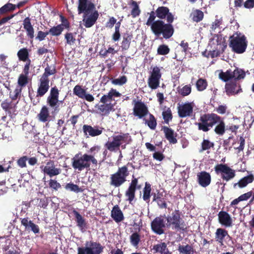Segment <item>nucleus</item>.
Masks as SVG:
<instances>
[{
	"instance_id": "nucleus-18",
	"label": "nucleus",
	"mask_w": 254,
	"mask_h": 254,
	"mask_svg": "<svg viewBox=\"0 0 254 254\" xmlns=\"http://www.w3.org/2000/svg\"><path fill=\"white\" fill-rule=\"evenodd\" d=\"M95 9V4L88 0H78V14L83 13L85 15Z\"/></svg>"
},
{
	"instance_id": "nucleus-22",
	"label": "nucleus",
	"mask_w": 254,
	"mask_h": 254,
	"mask_svg": "<svg viewBox=\"0 0 254 254\" xmlns=\"http://www.w3.org/2000/svg\"><path fill=\"white\" fill-rule=\"evenodd\" d=\"M93 11L90 15H85V14L83 15V21L86 28H90L93 26L98 18L99 13L98 11L95 9Z\"/></svg>"
},
{
	"instance_id": "nucleus-33",
	"label": "nucleus",
	"mask_w": 254,
	"mask_h": 254,
	"mask_svg": "<svg viewBox=\"0 0 254 254\" xmlns=\"http://www.w3.org/2000/svg\"><path fill=\"white\" fill-rule=\"evenodd\" d=\"M254 181V176L252 174L242 178L238 183L233 185L234 189L243 188L246 187L249 184L252 183Z\"/></svg>"
},
{
	"instance_id": "nucleus-19",
	"label": "nucleus",
	"mask_w": 254,
	"mask_h": 254,
	"mask_svg": "<svg viewBox=\"0 0 254 254\" xmlns=\"http://www.w3.org/2000/svg\"><path fill=\"white\" fill-rule=\"evenodd\" d=\"M226 94L228 96H232L238 94L243 92L241 85L236 81H230L226 83L225 85Z\"/></svg>"
},
{
	"instance_id": "nucleus-7",
	"label": "nucleus",
	"mask_w": 254,
	"mask_h": 254,
	"mask_svg": "<svg viewBox=\"0 0 254 254\" xmlns=\"http://www.w3.org/2000/svg\"><path fill=\"white\" fill-rule=\"evenodd\" d=\"M248 42L246 37L243 35L239 36H231L229 38V47L237 54L244 53L247 49Z\"/></svg>"
},
{
	"instance_id": "nucleus-9",
	"label": "nucleus",
	"mask_w": 254,
	"mask_h": 254,
	"mask_svg": "<svg viewBox=\"0 0 254 254\" xmlns=\"http://www.w3.org/2000/svg\"><path fill=\"white\" fill-rule=\"evenodd\" d=\"M49 83V79H46L41 76L36 97H34L30 93H29V96L33 105H36L39 103L40 100L38 97H43L48 92L50 88Z\"/></svg>"
},
{
	"instance_id": "nucleus-32",
	"label": "nucleus",
	"mask_w": 254,
	"mask_h": 254,
	"mask_svg": "<svg viewBox=\"0 0 254 254\" xmlns=\"http://www.w3.org/2000/svg\"><path fill=\"white\" fill-rule=\"evenodd\" d=\"M111 216L116 223L121 222L124 219L123 213L118 205H116L113 207Z\"/></svg>"
},
{
	"instance_id": "nucleus-14",
	"label": "nucleus",
	"mask_w": 254,
	"mask_h": 254,
	"mask_svg": "<svg viewBox=\"0 0 254 254\" xmlns=\"http://www.w3.org/2000/svg\"><path fill=\"white\" fill-rule=\"evenodd\" d=\"M165 214L156 217L151 223L152 230L156 234L162 235L165 233L164 228L166 227Z\"/></svg>"
},
{
	"instance_id": "nucleus-20",
	"label": "nucleus",
	"mask_w": 254,
	"mask_h": 254,
	"mask_svg": "<svg viewBox=\"0 0 254 254\" xmlns=\"http://www.w3.org/2000/svg\"><path fill=\"white\" fill-rule=\"evenodd\" d=\"M20 220L21 225L24 227L25 231H31L34 234H38L40 233V228L39 226L34 223L28 217L23 218H20Z\"/></svg>"
},
{
	"instance_id": "nucleus-8",
	"label": "nucleus",
	"mask_w": 254,
	"mask_h": 254,
	"mask_svg": "<svg viewBox=\"0 0 254 254\" xmlns=\"http://www.w3.org/2000/svg\"><path fill=\"white\" fill-rule=\"evenodd\" d=\"M59 95L60 91L57 86H55L51 88L50 94L47 97L46 102L47 105L53 109L52 115H56L59 112L60 110L59 104L63 103L64 100H59Z\"/></svg>"
},
{
	"instance_id": "nucleus-39",
	"label": "nucleus",
	"mask_w": 254,
	"mask_h": 254,
	"mask_svg": "<svg viewBox=\"0 0 254 254\" xmlns=\"http://www.w3.org/2000/svg\"><path fill=\"white\" fill-rule=\"evenodd\" d=\"M178 250L181 254H194L195 252L192 246L189 244L186 245H179Z\"/></svg>"
},
{
	"instance_id": "nucleus-11",
	"label": "nucleus",
	"mask_w": 254,
	"mask_h": 254,
	"mask_svg": "<svg viewBox=\"0 0 254 254\" xmlns=\"http://www.w3.org/2000/svg\"><path fill=\"white\" fill-rule=\"evenodd\" d=\"M138 178H135L133 175L131 183L129 184L128 189L125 192V195L127 198V200L130 204H131L135 197V191L137 190H140L142 185L138 184Z\"/></svg>"
},
{
	"instance_id": "nucleus-13",
	"label": "nucleus",
	"mask_w": 254,
	"mask_h": 254,
	"mask_svg": "<svg viewBox=\"0 0 254 254\" xmlns=\"http://www.w3.org/2000/svg\"><path fill=\"white\" fill-rule=\"evenodd\" d=\"M133 114L138 119H144L149 113L147 106L141 101L133 100Z\"/></svg>"
},
{
	"instance_id": "nucleus-59",
	"label": "nucleus",
	"mask_w": 254,
	"mask_h": 254,
	"mask_svg": "<svg viewBox=\"0 0 254 254\" xmlns=\"http://www.w3.org/2000/svg\"><path fill=\"white\" fill-rule=\"evenodd\" d=\"M49 187L53 190L57 191L61 188V185L57 180L50 179L49 181Z\"/></svg>"
},
{
	"instance_id": "nucleus-37",
	"label": "nucleus",
	"mask_w": 254,
	"mask_h": 254,
	"mask_svg": "<svg viewBox=\"0 0 254 254\" xmlns=\"http://www.w3.org/2000/svg\"><path fill=\"white\" fill-rule=\"evenodd\" d=\"M151 185L147 182L145 183V186L143 189V195L142 199L147 203L149 204L151 196L152 195L151 193Z\"/></svg>"
},
{
	"instance_id": "nucleus-16",
	"label": "nucleus",
	"mask_w": 254,
	"mask_h": 254,
	"mask_svg": "<svg viewBox=\"0 0 254 254\" xmlns=\"http://www.w3.org/2000/svg\"><path fill=\"white\" fill-rule=\"evenodd\" d=\"M156 14L159 20H162L166 18L167 22H173L174 15L170 12V9L166 6H159L156 10Z\"/></svg>"
},
{
	"instance_id": "nucleus-35",
	"label": "nucleus",
	"mask_w": 254,
	"mask_h": 254,
	"mask_svg": "<svg viewBox=\"0 0 254 254\" xmlns=\"http://www.w3.org/2000/svg\"><path fill=\"white\" fill-rule=\"evenodd\" d=\"M23 28L26 30L27 37L31 40H33L34 37V30L31 24L30 18L26 17L23 20Z\"/></svg>"
},
{
	"instance_id": "nucleus-26",
	"label": "nucleus",
	"mask_w": 254,
	"mask_h": 254,
	"mask_svg": "<svg viewBox=\"0 0 254 254\" xmlns=\"http://www.w3.org/2000/svg\"><path fill=\"white\" fill-rule=\"evenodd\" d=\"M219 222L222 225L226 227H231L232 226V219L230 215L224 211H220L218 214Z\"/></svg>"
},
{
	"instance_id": "nucleus-3",
	"label": "nucleus",
	"mask_w": 254,
	"mask_h": 254,
	"mask_svg": "<svg viewBox=\"0 0 254 254\" xmlns=\"http://www.w3.org/2000/svg\"><path fill=\"white\" fill-rule=\"evenodd\" d=\"M165 219L167 221V227L171 228L173 230L182 232L187 231V224L181 217V212L179 210H175L167 216L165 214Z\"/></svg>"
},
{
	"instance_id": "nucleus-61",
	"label": "nucleus",
	"mask_w": 254,
	"mask_h": 254,
	"mask_svg": "<svg viewBox=\"0 0 254 254\" xmlns=\"http://www.w3.org/2000/svg\"><path fill=\"white\" fill-rule=\"evenodd\" d=\"M117 51H116L114 48L112 47H109L107 50H106L105 51L101 50L99 52L100 55L103 57V58H106L108 54H111L112 55L114 56L116 53H117Z\"/></svg>"
},
{
	"instance_id": "nucleus-27",
	"label": "nucleus",
	"mask_w": 254,
	"mask_h": 254,
	"mask_svg": "<svg viewBox=\"0 0 254 254\" xmlns=\"http://www.w3.org/2000/svg\"><path fill=\"white\" fill-rule=\"evenodd\" d=\"M37 118L41 122H49L51 120L52 116L50 115L49 107L46 105L42 106Z\"/></svg>"
},
{
	"instance_id": "nucleus-63",
	"label": "nucleus",
	"mask_w": 254,
	"mask_h": 254,
	"mask_svg": "<svg viewBox=\"0 0 254 254\" xmlns=\"http://www.w3.org/2000/svg\"><path fill=\"white\" fill-rule=\"evenodd\" d=\"M162 76V74L160 71V69L158 66H155L153 67L151 74L150 77L156 78L160 79Z\"/></svg>"
},
{
	"instance_id": "nucleus-52",
	"label": "nucleus",
	"mask_w": 254,
	"mask_h": 254,
	"mask_svg": "<svg viewBox=\"0 0 254 254\" xmlns=\"http://www.w3.org/2000/svg\"><path fill=\"white\" fill-rule=\"evenodd\" d=\"M129 240L131 245L136 247L140 241V235L137 232H134L130 236Z\"/></svg>"
},
{
	"instance_id": "nucleus-28",
	"label": "nucleus",
	"mask_w": 254,
	"mask_h": 254,
	"mask_svg": "<svg viewBox=\"0 0 254 254\" xmlns=\"http://www.w3.org/2000/svg\"><path fill=\"white\" fill-rule=\"evenodd\" d=\"M162 130L163 131L166 138L170 143L176 144L177 143L176 137L177 134L171 128L166 126L162 127Z\"/></svg>"
},
{
	"instance_id": "nucleus-24",
	"label": "nucleus",
	"mask_w": 254,
	"mask_h": 254,
	"mask_svg": "<svg viewBox=\"0 0 254 254\" xmlns=\"http://www.w3.org/2000/svg\"><path fill=\"white\" fill-rule=\"evenodd\" d=\"M193 113V106L190 103H186L178 107V115L183 118L190 116Z\"/></svg>"
},
{
	"instance_id": "nucleus-34",
	"label": "nucleus",
	"mask_w": 254,
	"mask_h": 254,
	"mask_svg": "<svg viewBox=\"0 0 254 254\" xmlns=\"http://www.w3.org/2000/svg\"><path fill=\"white\" fill-rule=\"evenodd\" d=\"M73 213L75 218L77 226L81 231L84 232L87 228L85 219L75 210H73Z\"/></svg>"
},
{
	"instance_id": "nucleus-64",
	"label": "nucleus",
	"mask_w": 254,
	"mask_h": 254,
	"mask_svg": "<svg viewBox=\"0 0 254 254\" xmlns=\"http://www.w3.org/2000/svg\"><path fill=\"white\" fill-rule=\"evenodd\" d=\"M65 39H66V43L69 45H73L76 41L72 33H66L65 34Z\"/></svg>"
},
{
	"instance_id": "nucleus-4",
	"label": "nucleus",
	"mask_w": 254,
	"mask_h": 254,
	"mask_svg": "<svg viewBox=\"0 0 254 254\" xmlns=\"http://www.w3.org/2000/svg\"><path fill=\"white\" fill-rule=\"evenodd\" d=\"M172 23H165L163 20H160L151 30L155 36L158 37L162 36V38L169 39L173 35L175 31Z\"/></svg>"
},
{
	"instance_id": "nucleus-31",
	"label": "nucleus",
	"mask_w": 254,
	"mask_h": 254,
	"mask_svg": "<svg viewBox=\"0 0 254 254\" xmlns=\"http://www.w3.org/2000/svg\"><path fill=\"white\" fill-rule=\"evenodd\" d=\"M121 94L116 90V89L111 88L107 94H105L102 96L100 102L102 103H110L113 100V97H120Z\"/></svg>"
},
{
	"instance_id": "nucleus-60",
	"label": "nucleus",
	"mask_w": 254,
	"mask_h": 254,
	"mask_svg": "<svg viewBox=\"0 0 254 254\" xmlns=\"http://www.w3.org/2000/svg\"><path fill=\"white\" fill-rule=\"evenodd\" d=\"M111 82L114 85H123L127 82V77L123 75L118 78L113 79Z\"/></svg>"
},
{
	"instance_id": "nucleus-21",
	"label": "nucleus",
	"mask_w": 254,
	"mask_h": 254,
	"mask_svg": "<svg viewBox=\"0 0 254 254\" xmlns=\"http://www.w3.org/2000/svg\"><path fill=\"white\" fill-rule=\"evenodd\" d=\"M229 239L231 240L232 238L228 234V232L223 228L217 229L215 233V239L216 242L220 244L221 246L224 245V241L225 240Z\"/></svg>"
},
{
	"instance_id": "nucleus-48",
	"label": "nucleus",
	"mask_w": 254,
	"mask_h": 254,
	"mask_svg": "<svg viewBox=\"0 0 254 254\" xmlns=\"http://www.w3.org/2000/svg\"><path fill=\"white\" fill-rule=\"evenodd\" d=\"M219 78L224 82H228L233 79L232 71L231 69H228L226 72L221 71L219 74Z\"/></svg>"
},
{
	"instance_id": "nucleus-30",
	"label": "nucleus",
	"mask_w": 254,
	"mask_h": 254,
	"mask_svg": "<svg viewBox=\"0 0 254 254\" xmlns=\"http://www.w3.org/2000/svg\"><path fill=\"white\" fill-rule=\"evenodd\" d=\"M114 104L111 103H103L101 105H96L95 108L97 109L99 113L103 116H108L112 111H114Z\"/></svg>"
},
{
	"instance_id": "nucleus-50",
	"label": "nucleus",
	"mask_w": 254,
	"mask_h": 254,
	"mask_svg": "<svg viewBox=\"0 0 254 254\" xmlns=\"http://www.w3.org/2000/svg\"><path fill=\"white\" fill-rule=\"evenodd\" d=\"M28 75L20 74L18 77L17 80V83L18 85V87L21 88V89H22V88L25 87L26 85L28 84Z\"/></svg>"
},
{
	"instance_id": "nucleus-41",
	"label": "nucleus",
	"mask_w": 254,
	"mask_h": 254,
	"mask_svg": "<svg viewBox=\"0 0 254 254\" xmlns=\"http://www.w3.org/2000/svg\"><path fill=\"white\" fill-rule=\"evenodd\" d=\"M57 73V70L56 68L55 64L52 65H49L48 64L45 67L44 72L41 75V77H44L46 79H49V76L50 75H54Z\"/></svg>"
},
{
	"instance_id": "nucleus-2",
	"label": "nucleus",
	"mask_w": 254,
	"mask_h": 254,
	"mask_svg": "<svg viewBox=\"0 0 254 254\" xmlns=\"http://www.w3.org/2000/svg\"><path fill=\"white\" fill-rule=\"evenodd\" d=\"M100 149L101 147L100 146L94 145L91 147L89 150V152L91 154H82L81 152H79L71 159L72 168L75 170L80 172L85 169L89 170L91 164L92 166L96 167L98 163L94 155Z\"/></svg>"
},
{
	"instance_id": "nucleus-51",
	"label": "nucleus",
	"mask_w": 254,
	"mask_h": 254,
	"mask_svg": "<svg viewBox=\"0 0 254 254\" xmlns=\"http://www.w3.org/2000/svg\"><path fill=\"white\" fill-rule=\"evenodd\" d=\"M73 94L78 97L79 98L83 99V97L86 93V90L82 88L81 85H76L73 89Z\"/></svg>"
},
{
	"instance_id": "nucleus-12",
	"label": "nucleus",
	"mask_w": 254,
	"mask_h": 254,
	"mask_svg": "<svg viewBox=\"0 0 254 254\" xmlns=\"http://www.w3.org/2000/svg\"><path fill=\"white\" fill-rule=\"evenodd\" d=\"M214 169L217 174L221 173V178L226 181H229L235 176V171L226 164H218L215 166Z\"/></svg>"
},
{
	"instance_id": "nucleus-53",
	"label": "nucleus",
	"mask_w": 254,
	"mask_h": 254,
	"mask_svg": "<svg viewBox=\"0 0 254 254\" xmlns=\"http://www.w3.org/2000/svg\"><path fill=\"white\" fill-rule=\"evenodd\" d=\"M130 4L133 6L131 11L132 17L133 18H135L139 15L140 13V10L137 3L134 0H131Z\"/></svg>"
},
{
	"instance_id": "nucleus-43",
	"label": "nucleus",
	"mask_w": 254,
	"mask_h": 254,
	"mask_svg": "<svg viewBox=\"0 0 254 254\" xmlns=\"http://www.w3.org/2000/svg\"><path fill=\"white\" fill-rule=\"evenodd\" d=\"M190 16L194 22L198 23L203 19L204 13L199 9H195L192 11Z\"/></svg>"
},
{
	"instance_id": "nucleus-17",
	"label": "nucleus",
	"mask_w": 254,
	"mask_h": 254,
	"mask_svg": "<svg viewBox=\"0 0 254 254\" xmlns=\"http://www.w3.org/2000/svg\"><path fill=\"white\" fill-rule=\"evenodd\" d=\"M82 129L84 135L86 137H95L101 135L103 133L104 128L98 126L92 127L90 125H84Z\"/></svg>"
},
{
	"instance_id": "nucleus-46",
	"label": "nucleus",
	"mask_w": 254,
	"mask_h": 254,
	"mask_svg": "<svg viewBox=\"0 0 254 254\" xmlns=\"http://www.w3.org/2000/svg\"><path fill=\"white\" fill-rule=\"evenodd\" d=\"M16 8L15 4L11 3H7L0 8V17L8 12L14 10Z\"/></svg>"
},
{
	"instance_id": "nucleus-10",
	"label": "nucleus",
	"mask_w": 254,
	"mask_h": 254,
	"mask_svg": "<svg viewBox=\"0 0 254 254\" xmlns=\"http://www.w3.org/2000/svg\"><path fill=\"white\" fill-rule=\"evenodd\" d=\"M103 250L100 243L91 241L86 243V247L78 248L77 254H100Z\"/></svg>"
},
{
	"instance_id": "nucleus-38",
	"label": "nucleus",
	"mask_w": 254,
	"mask_h": 254,
	"mask_svg": "<svg viewBox=\"0 0 254 254\" xmlns=\"http://www.w3.org/2000/svg\"><path fill=\"white\" fill-rule=\"evenodd\" d=\"M148 115V119H146L145 118L143 119L144 123L145 125H147L151 129L154 130L157 125V120L154 116L152 114L149 113Z\"/></svg>"
},
{
	"instance_id": "nucleus-15",
	"label": "nucleus",
	"mask_w": 254,
	"mask_h": 254,
	"mask_svg": "<svg viewBox=\"0 0 254 254\" xmlns=\"http://www.w3.org/2000/svg\"><path fill=\"white\" fill-rule=\"evenodd\" d=\"M40 168L44 174L51 178L59 175L62 172L60 168L56 167L55 162L52 160H49L46 165H41Z\"/></svg>"
},
{
	"instance_id": "nucleus-45",
	"label": "nucleus",
	"mask_w": 254,
	"mask_h": 254,
	"mask_svg": "<svg viewBox=\"0 0 254 254\" xmlns=\"http://www.w3.org/2000/svg\"><path fill=\"white\" fill-rule=\"evenodd\" d=\"M233 79L235 80H239L244 79L246 76L245 71L241 68H236L235 70L232 71Z\"/></svg>"
},
{
	"instance_id": "nucleus-62",
	"label": "nucleus",
	"mask_w": 254,
	"mask_h": 254,
	"mask_svg": "<svg viewBox=\"0 0 254 254\" xmlns=\"http://www.w3.org/2000/svg\"><path fill=\"white\" fill-rule=\"evenodd\" d=\"M156 16H149L146 22V25L150 26V29L153 28L156 24L160 20H155Z\"/></svg>"
},
{
	"instance_id": "nucleus-23",
	"label": "nucleus",
	"mask_w": 254,
	"mask_h": 254,
	"mask_svg": "<svg viewBox=\"0 0 254 254\" xmlns=\"http://www.w3.org/2000/svg\"><path fill=\"white\" fill-rule=\"evenodd\" d=\"M156 192L152 193L153 196L152 201L156 202L158 207L160 209H166L167 207V203L166 199L164 197L163 193L159 190Z\"/></svg>"
},
{
	"instance_id": "nucleus-57",
	"label": "nucleus",
	"mask_w": 254,
	"mask_h": 254,
	"mask_svg": "<svg viewBox=\"0 0 254 254\" xmlns=\"http://www.w3.org/2000/svg\"><path fill=\"white\" fill-rule=\"evenodd\" d=\"M64 188L67 190H70L75 192H78L82 191L81 189L77 185L70 182L66 184Z\"/></svg>"
},
{
	"instance_id": "nucleus-54",
	"label": "nucleus",
	"mask_w": 254,
	"mask_h": 254,
	"mask_svg": "<svg viewBox=\"0 0 254 254\" xmlns=\"http://www.w3.org/2000/svg\"><path fill=\"white\" fill-rule=\"evenodd\" d=\"M207 86V81L205 79L199 78L196 82L197 90L199 91L204 90Z\"/></svg>"
},
{
	"instance_id": "nucleus-58",
	"label": "nucleus",
	"mask_w": 254,
	"mask_h": 254,
	"mask_svg": "<svg viewBox=\"0 0 254 254\" xmlns=\"http://www.w3.org/2000/svg\"><path fill=\"white\" fill-rule=\"evenodd\" d=\"M170 48L165 44L159 45L157 48V54L159 55H166L169 53Z\"/></svg>"
},
{
	"instance_id": "nucleus-6",
	"label": "nucleus",
	"mask_w": 254,
	"mask_h": 254,
	"mask_svg": "<svg viewBox=\"0 0 254 254\" xmlns=\"http://www.w3.org/2000/svg\"><path fill=\"white\" fill-rule=\"evenodd\" d=\"M130 138V136L128 133L120 132L118 135L112 136V141H107L105 146L107 150L110 152H115L120 149V147L123 143H127L128 139Z\"/></svg>"
},
{
	"instance_id": "nucleus-56",
	"label": "nucleus",
	"mask_w": 254,
	"mask_h": 254,
	"mask_svg": "<svg viewBox=\"0 0 254 254\" xmlns=\"http://www.w3.org/2000/svg\"><path fill=\"white\" fill-rule=\"evenodd\" d=\"M160 79L149 76L148 81V86L152 89L157 88L159 86Z\"/></svg>"
},
{
	"instance_id": "nucleus-5",
	"label": "nucleus",
	"mask_w": 254,
	"mask_h": 254,
	"mask_svg": "<svg viewBox=\"0 0 254 254\" xmlns=\"http://www.w3.org/2000/svg\"><path fill=\"white\" fill-rule=\"evenodd\" d=\"M127 165L119 167L117 171L112 174L110 177V184L111 186L117 188L121 186L127 181V178L129 174Z\"/></svg>"
},
{
	"instance_id": "nucleus-1",
	"label": "nucleus",
	"mask_w": 254,
	"mask_h": 254,
	"mask_svg": "<svg viewBox=\"0 0 254 254\" xmlns=\"http://www.w3.org/2000/svg\"><path fill=\"white\" fill-rule=\"evenodd\" d=\"M198 129L207 132L214 126V131L218 135H223L225 131V124L223 119L215 113H207L201 115L198 122L195 123Z\"/></svg>"
},
{
	"instance_id": "nucleus-29",
	"label": "nucleus",
	"mask_w": 254,
	"mask_h": 254,
	"mask_svg": "<svg viewBox=\"0 0 254 254\" xmlns=\"http://www.w3.org/2000/svg\"><path fill=\"white\" fill-rule=\"evenodd\" d=\"M132 39L133 35L131 32L127 31L123 33L121 46L123 51H127L129 48Z\"/></svg>"
},
{
	"instance_id": "nucleus-44",
	"label": "nucleus",
	"mask_w": 254,
	"mask_h": 254,
	"mask_svg": "<svg viewBox=\"0 0 254 254\" xmlns=\"http://www.w3.org/2000/svg\"><path fill=\"white\" fill-rule=\"evenodd\" d=\"M214 144L213 142H211L208 139H204L201 143V148L199 150V153H202L204 151H207V153H209L208 150L211 148H213Z\"/></svg>"
},
{
	"instance_id": "nucleus-25",
	"label": "nucleus",
	"mask_w": 254,
	"mask_h": 254,
	"mask_svg": "<svg viewBox=\"0 0 254 254\" xmlns=\"http://www.w3.org/2000/svg\"><path fill=\"white\" fill-rule=\"evenodd\" d=\"M197 182L200 186L205 188L210 185L211 178L209 173L201 171L197 174Z\"/></svg>"
},
{
	"instance_id": "nucleus-49",
	"label": "nucleus",
	"mask_w": 254,
	"mask_h": 254,
	"mask_svg": "<svg viewBox=\"0 0 254 254\" xmlns=\"http://www.w3.org/2000/svg\"><path fill=\"white\" fill-rule=\"evenodd\" d=\"M178 93L182 96H187L189 95L191 91V88L190 85H186L183 87L179 86L177 88Z\"/></svg>"
},
{
	"instance_id": "nucleus-55",
	"label": "nucleus",
	"mask_w": 254,
	"mask_h": 254,
	"mask_svg": "<svg viewBox=\"0 0 254 254\" xmlns=\"http://www.w3.org/2000/svg\"><path fill=\"white\" fill-rule=\"evenodd\" d=\"M163 118L166 124H169V122L172 121L173 116L171 110L170 108H168L166 110H164L162 112Z\"/></svg>"
},
{
	"instance_id": "nucleus-40",
	"label": "nucleus",
	"mask_w": 254,
	"mask_h": 254,
	"mask_svg": "<svg viewBox=\"0 0 254 254\" xmlns=\"http://www.w3.org/2000/svg\"><path fill=\"white\" fill-rule=\"evenodd\" d=\"M246 8H252L254 7V0H247L244 2V0H235V7H241L242 5Z\"/></svg>"
},
{
	"instance_id": "nucleus-42",
	"label": "nucleus",
	"mask_w": 254,
	"mask_h": 254,
	"mask_svg": "<svg viewBox=\"0 0 254 254\" xmlns=\"http://www.w3.org/2000/svg\"><path fill=\"white\" fill-rule=\"evenodd\" d=\"M17 57L19 61L27 62L30 60L29 58V54L28 49L26 48L20 49L17 52Z\"/></svg>"
},
{
	"instance_id": "nucleus-36",
	"label": "nucleus",
	"mask_w": 254,
	"mask_h": 254,
	"mask_svg": "<svg viewBox=\"0 0 254 254\" xmlns=\"http://www.w3.org/2000/svg\"><path fill=\"white\" fill-rule=\"evenodd\" d=\"M152 250L154 253L159 254H172L167 248V244L165 242H160L153 246Z\"/></svg>"
},
{
	"instance_id": "nucleus-47",
	"label": "nucleus",
	"mask_w": 254,
	"mask_h": 254,
	"mask_svg": "<svg viewBox=\"0 0 254 254\" xmlns=\"http://www.w3.org/2000/svg\"><path fill=\"white\" fill-rule=\"evenodd\" d=\"M64 30V27L62 24H59L56 26H54L50 29L48 32L54 36H58L61 34Z\"/></svg>"
}]
</instances>
